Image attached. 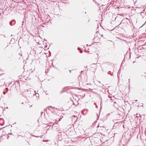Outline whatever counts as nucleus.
Returning a JSON list of instances; mask_svg holds the SVG:
<instances>
[{
  "instance_id": "4",
  "label": "nucleus",
  "mask_w": 146,
  "mask_h": 146,
  "mask_svg": "<svg viewBox=\"0 0 146 146\" xmlns=\"http://www.w3.org/2000/svg\"><path fill=\"white\" fill-rule=\"evenodd\" d=\"M6 92H3V94H6Z\"/></svg>"
},
{
  "instance_id": "1",
  "label": "nucleus",
  "mask_w": 146,
  "mask_h": 146,
  "mask_svg": "<svg viewBox=\"0 0 146 146\" xmlns=\"http://www.w3.org/2000/svg\"><path fill=\"white\" fill-rule=\"evenodd\" d=\"M67 133L70 135H72L73 134V131L71 129H70L68 130Z\"/></svg>"
},
{
  "instance_id": "3",
  "label": "nucleus",
  "mask_w": 146,
  "mask_h": 146,
  "mask_svg": "<svg viewBox=\"0 0 146 146\" xmlns=\"http://www.w3.org/2000/svg\"><path fill=\"white\" fill-rule=\"evenodd\" d=\"M6 89L7 90V91H6V92H7L8 91V88H6Z\"/></svg>"
},
{
  "instance_id": "2",
  "label": "nucleus",
  "mask_w": 146,
  "mask_h": 146,
  "mask_svg": "<svg viewBox=\"0 0 146 146\" xmlns=\"http://www.w3.org/2000/svg\"><path fill=\"white\" fill-rule=\"evenodd\" d=\"M15 21V20H13L10 22V25L11 26L14 25Z\"/></svg>"
}]
</instances>
